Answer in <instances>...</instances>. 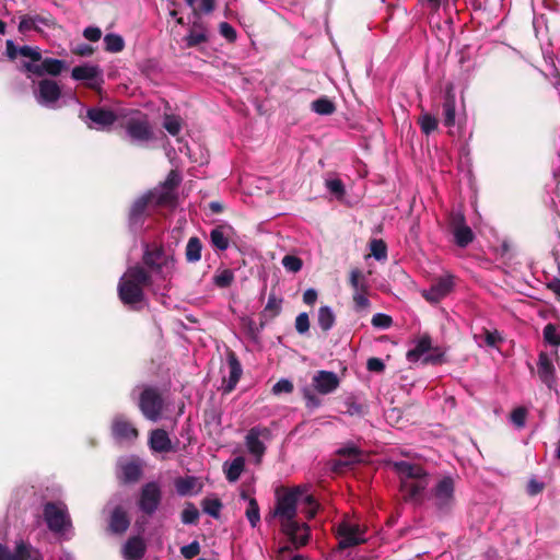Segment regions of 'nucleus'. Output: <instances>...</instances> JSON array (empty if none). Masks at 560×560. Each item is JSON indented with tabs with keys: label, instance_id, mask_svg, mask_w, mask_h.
I'll return each mask as SVG.
<instances>
[{
	"label": "nucleus",
	"instance_id": "1",
	"mask_svg": "<svg viewBox=\"0 0 560 560\" xmlns=\"http://www.w3.org/2000/svg\"><path fill=\"white\" fill-rule=\"evenodd\" d=\"M303 494L304 488L301 486L278 488L275 509L270 512V517L279 520L281 533L296 549L305 546L310 540V526L298 520V503Z\"/></svg>",
	"mask_w": 560,
	"mask_h": 560
},
{
	"label": "nucleus",
	"instance_id": "2",
	"mask_svg": "<svg viewBox=\"0 0 560 560\" xmlns=\"http://www.w3.org/2000/svg\"><path fill=\"white\" fill-rule=\"evenodd\" d=\"M394 468L400 478V490L406 501L422 503L424 490L429 486L428 472L418 464L396 462Z\"/></svg>",
	"mask_w": 560,
	"mask_h": 560
},
{
	"label": "nucleus",
	"instance_id": "3",
	"mask_svg": "<svg viewBox=\"0 0 560 560\" xmlns=\"http://www.w3.org/2000/svg\"><path fill=\"white\" fill-rule=\"evenodd\" d=\"M185 2L191 9L195 20L189 27L188 34L184 37V42L188 48H194L209 42V30L201 20V15L210 14L214 11L215 0H185Z\"/></svg>",
	"mask_w": 560,
	"mask_h": 560
},
{
	"label": "nucleus",
	"instance_id": "4",
	"mask_svg": "<svg viewBox=\"0 0 560 560\" xmlns=\"http://www.w3.org/2000/svg\"><path fill=\"white\" fill-rule=\"evenodd\" d=\"M430 499L440 516L451 513L455 505V480L451 476H444L430 491Z\"/></svg>",
	"mask_w": 560,
	"mask_h": 560
},
{
	"label": "nucleus",
	"instance_id": "5",
	"mask_svg": "<svg viewBox=\"0 0 560 560\" xmlns=\"http://www.w3.org/2000/svg\"><path fill=\"white\" fill-rule=\"evenodd\" d=\"M164 400L158 388L148 386L141 392L139 409L145 419L156 422L162 416Z\"/></svg>",
	"mask_w": 560,
	"mask_h": 560
},
{
	"label": "nucleus",
	"instance_id": "6",
	"mask_svg": "<svg viewBox=\"0 0 560 560\" xmlns=\"http://www.w3.org/2000/svg\"><path fill=\"white\" fill-rule=\"evenodd\" d=\"M365 529L359 524L349 521L340 522L336 527V536L338 538V550H346L365 542Z\"/></svg>",
	"mask_w": 560,
	"mask_h": 560
},
{
	"label": "nucleus",
	"instance_id": "7",
	"mask_svg": "<svg viewBox=\"0 0 560 560\" xmlns=\"http://www.w3.org/2000/svg\"><path fill=\"white\" fill-rule=\"evenodd\" d=\"M43 516L47 527L52 533H61L68 526H71V520L65 506L56 502L44 504Z\"/></svg>",
	"mask_w": 560,
	"mask_h": 560
},
{
	"label": "nucleus",
	"instance_id": "8",
	"mask_svg": "<svg viewBox=\"0 0 560 560\" xmlns=\"http://www.w3.org/2000/svg\"><path fill=\"white\" fill-rule=\"evenodd\" d=\"M142 261L150 270L159 273L164 267L174 266L175 259L173 255H166L163 245L145 244Z\"/></svg>",
	"mask_w": 560,
	"mask_h": 560
},
{
	"label": "nucleus",
	"instance_id": "9",
	"mask_svg": "<svg viewBox=\"0 0 560 560\" xmlns=\"http://www.w3.org/2000/svg\"><path fill=\"white\" fill-rule=\"evenodd\" d=\"M66 68V62L60 59L55 58H45L40 59L38 62L34 61H22L20 70L28 74L43 77L45 74H49L52 77L59 75L62 70Z\"/></svg>",
	"mask_w": 560,
	"mask_h": 560
},
{
	"label": "nucleus",
	"instance_id": "10",
	"mask_svg": "<svg viewBox=\"0 0 560 560\" xmlns=\"http://www.w3.org/2000/svg\"><path fill=\"white\" fill-rule=\"evenodd\" d=\"M162 501V489L156 481H150L141 487L138 506L148 516L153 515Z\"/></svg>",
	"mask_w": 560,
	"mask_h": 560
},
{
	"label": "nucleus",
	"instance_id": "11",
	"mask_svg": "<svg viewBox=\"0 0 560 560\" xmlns=\"http://www.w3.org/2000/svg\"><path fill=\"white\" fill-rule=\"evenodd\" d=\"M124 127L133 143L142 144L153 138V131L145 115L128 118Z\"/></svg>",
	"mask_w": 560,
	"mask_h": 560
},
{
	"label": "nucleus",
	"instance_id": "12",
	"mask_svg": "<svg viewBox=\"0 0 560 560\" xmlns=\"http://www.w3.org/2000/svg\"><path fill=\"white\" fill-rule=\"evenodd\" d=\"M448 225L454 236V242L458 247L465 248L474 241V232L466 224L463 213L452 212L448 218Z\"/></svg>",
	"mask_w": 560,
	"mask_h": 560
},
{
	"label": "nucleus",
	"instance_id": "13",
	"mask_svg": "<svg viewBox=\"0 0 560 560\" xmlns=\"http://www.w3.org/2000/svg\"><path fill=\"white\" fill-rule=\"evenodd\" d=\"M71 78L75 81H85V86L100 92L104 82L102 78V69L96 65L77 66L71 71Z\"/></svg>",
	"mask_w": 560,
	"mask_h": 560
},
{
	"label": "nucleus",
	"instance_id": "14",
	"mask_svg": "<svg viewBox=\"0 0 560 560\" xmlns=\"http://www.w3.org/2000/svg\"><path fill=\"white\" fill-rule=\"evenodd\" d=\"M152 205V194H144L137 198L128 212V223L130 229L136 230L143 225L149 215L148 208Z\"/></svg>",
	"mask_w": 560,
	"mask_h": 560
},
{
	"label": "nucleus",
	"instance_id": "15",
	"mask_svg": "<svg viewBox=\"0 0 560 560\" xmlns=\"http://www.w3.org/2000/svg\"><path fill=\"white\" fill-rule=\"evenodd\" d=\"M271 432L266 427H253L246 434L245 442L248 452L254 455L258 462H260L261 457L266 452V446L260 441V438L269 439Z\"/></svg>",
	"mask_w": 560,
	"mask_h": 560
},
{
	"label": "nucleus",
	"instance_id": "16",
	"mask_svg": "<svg viewBox=\"0 0 560 560\" xmlns=\"http://www.w3.org/2000/svg\"><path fill=\"white\" fill-rule=\"evenodd\" d=\"M226 362H228V366H229V377L223 378L222 387H221L222 393L224 395H228L235 389V387L243 374V369H242L241 362L234 351H232V350L228 351Z\"/></svg>",
	"mask_w": 560,
	"mask_h": 560
},
{
	"label": "nucleus",
	"instance_id": "17",
	"mask_svg": "<svg viewBox=\"0 0 560 560\" xmlns=\"http://www.w3.org/2000/svg\"><path fill=\"white\" fill-rule=\"evenodd\" d=\"M39 104L50 106L61 97L60 85L50 79H43L38 82L37 93L35 94Z\"/></svg>",
	"mask_w": 560,
	"mask_h": 560
},
{
	"label": "nucleus",
	"instance_id": "18",
	"mask_svg": "<svg viewBox=\"0 0 560 560\" xmlns=\"http://www.w3.org/2000/svg\"><path fill=\"white\" fill-rule=\"evenodd\" d=\"M112 435L119 441H135L139 436L138 429L124 415H117L112 421Z\"/></svg>",
	"mask_w": 560,
	"mask_h": 560
},
{
	"label": "nucleus",
	"instance_id": "19",
	"mask_svg": "<svg viewBox=\"0 0 560 560\" xmlns=\"http://www.w3.org/2000/svg\"><path fill=\"white\" fill-rule=\"evenodd\" d=\"M339 377L335 372L330 371H317L312 378L314 389L322 395L331 394L339 387Z\"/></svg>",
	"mask_w": 560,
	"mask_h": 560
},
{
	"label": "nucleus",
	"instance_id": "20",
	"mask_svg": "<svg viewBox=\"0 0 560 560\" xmlns=\"http://www.w3.org/2000/svg\"><path fill=\"white\" fill-rule=\"evenodd\" d=\"M118 296L122 304L130 306L132 310H138L137 305L144 300V292L138 285L120 279L118 282Z\"/></svg>",
	"mask_w": 560,
	"mask_h": 560
},
{
	"label": "nucleus",
	"instance_id": "21",
	"mask_svg": "<svg viewBox=\"0 0 560 560\" xmlns=\"http://www.w3.org/2000/svg\"><path fill=\"white\" fill-rule=\"evenodd\" d=\"M442 107V118L445 127H453L455 125L456 117V95L454 91V85L448 83L445 86L443 102L441 104Z\"/></svg>",
	"mask_w": 560,
	"mask_h": 560
},
{
	"label": "nucleus",
	"instance_id": "22",
	"mask_svg": "<svg viewBox=\"0 0 560 560\" xmlns=\"http://www.w3.org/2000/svg\"><path fill=\"white\" fill-rule=\"evenodd\" d=\"M5 55L10 60H15L19 55L30 59L28 61L32 60L34 62H38L42 59V51L39 47H32L27 45L18 47L11 39L5 42Z\"/></svg>",
	"mask_w": 560,
	"mask_h": 560
},
{
	"label": "nucleus",
	"instance_id": "23",
	"mask_svg": "<svg viewBox=\"0 0 560 560\" xmlns=\"http://www.w3.org/2000/svg\"><path fill=\"white\" fill-rule=\"evenodd\" d=\"M452 277L440 278L429 290L423 291L422 296L431 303H438L445 298L453 289Z\"/></svg>",
	"mask_w": 560,
	"mask_h": 560
},
{
	"label": "nucleus",
	"instance_id": "24",
	"mask_svg": "<svg viewBox=\"0 0 560 560\" xmlns=\"http://www.w3.org/2000/svg\"><path fill=\"white\" fill-rule=\"evenodd\" d=\"M174 487L178 495L190 497L200 493L203 485L196 476H185L175 478Z\"/></svg>",
	"mask_w": 560,
	"mask_h": 560
},
{
	"label": "nucleus",
	"instance_id": "25",
	"mask_svg": "<svg viewBox=\"0 0 560 560\" xmlns=\"http://www.w3.org/2000/svg\"><path fill=\"white\" fill-rule=\"evenodd\" d=\"M149 446L153 452L156 453H168L176 451L167 432L164 429H154L150 432Z\"/></svg>",
	"mask_w": 560,
	"mask_h": 560
},
{
	"label": "nucleus",
	"instance_id": "26",
	"mask_svg": "<svg viewBox=\"0 0 560 560\" xmlns=\"http://www.w3.org/2000/svg\"><path fill=\"white\" fill-rule=\"evenodd\" d=\"M120 279L125 280L128 283L138 285L142 290L144 287L152 284V277L150 272L143 266L140 265L129 267Z\"/></svg>",
	"mask_w": 560,
	"mask_h": 560
},
{
	"label": "nucleus",
	"instance_id": "27",
	"mask_svg": "<svg viewBox=\"0 0 560 560\" xmlns=\"http://www.w3.org/2000/svg\"><path fill=\"white\" fill-rule=\"evenodd\" d=\"M337 455L341 458L336 460L335 470H342L361 462L362 451L358 446H346L337 451Z\"/></svg>",
	"mask_w": 560,
	"mask_h": 560
},
{
	"label": "nucleus",
	"instance_id": "28",
	"mask_svg": "<svg viewBox=\"0 0 560 560\" xmlns=\"http://www.w3.org/2000/svg\"><path fill=\"white\" fill-rule=\"evenodd\" d=\"M88 118L101 128H107L115 124L117 115L104 107H91L86 112Z\"/></svg>",
	"mask_w": 560,
	"mask_h": 560
},
{
	"label": "nucleus",
	"instance_id": "29",
	"mask_svg": "<svg viewBox=\"0 0 560 560\" xmlns=\"http://www.w3.org/2000/svg\"><path fill=\"white\" fill-rule=\"evenodd\" d=\"M147 546L140 536L128 538L122 548L125 560H141L145 553Z\"/></svg>",
	"mask_w": 560,
	"mask_h": 560
},
{
	"label": "nucleus",
	"instance_id": "30",
	"mask_svg": "<svg viewBox=\"0 0 560 560\" xmlns=\"http://www.w3.org/2000/svg\"><path fill=\"white\" fill-rule=\"evenodd\" d=\"M537 373L541 382L551 387L555 382V366L549 355L544 351L538 355Z\"/></svg>",
	"mask_w": 560,
	"mask_h": 560
},
{
	"label": "nucleus",
	"instance_id": "31",
	"mask_svg": "<svg viewBox=\"0 0 560 560\" xmlns=\"http://www.w3.org/2000/svg\"><path fill=\"white\" fill-rule=\"evenodd\" d=\"M130 525V520L121 506H116L109 518V529L114 534L125 533Z\"/></svg>",
	"mask_w": 560,
	"mask_h": 560
},
{
	"label": "nucleus",
	"instance_id": "32",
	"mask_svg": "<svg viewBox=\"0 0 560 560\" xmlns=\"http://www.w3.org/2000/svg\"><path fill=\"white\" fill-rule=\"evenodd\" d=\"M147 194H152V203L156 207H175L177 203V194L171 189L154 188Z\"/></svg>",
	"mask_w": 560,
	"mask_h": 560
},
{
	"label": "nucleus",
	"instance_id": "33",
	"mask_svg": "<svg viewBox=\"0 0 560 560\" xmlns=\"http://www.w3.org/2000/svg\"><path fill=\"white\" fill-rule=\"evenodd\" d=\"M431 350H432L431 338H430V336L424 335L417 341L413 349L408 350L407 360L409 362H417L420 359L423 360V357L427 355V353Z\"/></svg>",
	"mask_w": 560,
	"mask_h": 560
},
{
	"label": "nucleus",
	"instance_id": "34",
	"mask_svg": "<svg viewBox=\"0 0 560 560\" xmlns=\"http://www.w3.org/2000/svg\"><path fill=\"white\" fill-rule=\"evenodd\" d=\"M282 302L281 298L270 293L265 308L259 313V318H265L267 322L276 318L282 311Z\"/></svg>",
	"mask_w": 560,
	"mask_h": 560
},
{
	"label": "nucleus",
	"instance_id": "35",
	"mask_svg": "<svg viewBox=\"0 0 560 560\" xmlns=\"http://www.w3.org/2000/svg\"><path fill=\"white\" fill-rule=\"evenodd\" d=\"M225 229H231V226L218 225L210 232L211 244L219 250H225L230 245L229 236L225 233Z\"/></svg>",
	"mask_w": 560,
	"mask_h": 560
},
{
	"label": "nucleus",
	"instance_id": "36",
	"mask_svg": "<svg viewBox=\"0 0 560 560\" xmlns=\"http://www.w3.org/2000/svg\"><path fill=\"white\" fill-rule=\"evenodd\" d=\"M202 243L197 236L188 240L185 256L188 262H197L201 259Z\"/></svg>",
	"mask_w": 560,
	"mask_h": 560
},
{
	"label": "nucleus",
	"instance_id": "37",
	"mask_svg": "<svg viewBox=\"0 0 560 560\" xmlns=\"http://www.w3.org/2000/svg\"><path fill=\"white\" fill-rule=\"evenodd\" d=\"M335 315L329 306H320L317 314V324L323 331L330 330L335 325Z\"/></svg>",
	"mask_w": 560,
	"mask_h": 560
},
{
	"label": "nucleus",
	"instance_id": "38",
	"mask_svg": "<svg viewBox=\"0 0 560 560\" xmlns=\"http://www.w3.org/2000/svg\"><path fill=\"white\" fill-rule=\"evenodd\" d=\"M417 122L420 126L422 133H424L425 136H429L432 132L436 131L439 127L438 118L434 115L427 112L422 113L418 117Z\"/></svg>",
	"mask_w": 560,
	"mask_h": 560
},
{
	"label": "nucleus",
	"instance_id": "39",
	"mask_svg": "<svg viewBox=\"0 0 560 560\" xmlns=\"http://www.w3.org/2000/svg\"><path fill=\"white\" fill-rule=\"evenodd\" d=\"M121 472L124 482L131 483L140 479L142 469L139 464L129 462L121 466Z\"/></svg>",
	"mask_w": 560,
	"mask_h": 560
},
{
	"label": "nucleus",
	"instance_id": "40",
	"mask_svg": "<svg viewBox=\"0 0 560 560\" xmlns=\"http://www.w3.org/2000/svg\"><path fill=\"white\" fill-rule=\"evenodd\" d=\"M475 339H482L483 342L490 348H498L499 345L504 340L499 330H489L487 328H482L479 335H475Z\"/></svg>",
	"mask_w": 560,
	"mask_h": 560
},
{
	"label": "nucleus",
	"instance_id": "41",
	"mask_svg": "<svg viewBox=\"0 0 560 560\" xmlns=\"http://www.w3.org/2000/svg\"><path fill=\"white\" fill-rule=\"evenodd\" d=\"M311 107L316 114L319 115H331L336 110L335 103L326 96L313 101Z\"/></svg>",
	"mask_w": 560,
	"mask_h": 560
},
{
	"label": "nucleus",
	"instance_id": "42",
	"mask_svg": "<svg viewBox=\"0 0 560 560\" xmlns=\"http://www.w3.org/2000/svg\"><path fill=\"white\" fill-rule=\"evenodd\" d=\"M105 50L108 52H120L125 48V40L118 34H106L104 37Z\"/></svg>",
	"mask_w": 560,
	"mask_h": 560
},
{
	"label": "nucleus",
	"instance_id": "43",
	"mask_svg": "<svg viewBox=\"0 0 560 560\" xmlns=\"http://www.w3.org/2000/svg\"><path fill=\"white\" fill-rule=\"evenodd\" d=\"M544 340L552 347H560V330L557 325L548 323L542 330Z\"/></svg>",
	"mask_w": 560,
	"mask_h": 560
},
{
	"label": "nucleus",
	"instance_id": "44",
	"mask_svg": "<svg viewBox=\"0 0 560 560\" xmlns=\"http://www.w3.org/2000/svg\"><path fill=\"white\" fill-rule=\"evenodd\" d=\"M245 467V462L243 457H236L232 460L229 468L225 470V477L228 481L235 482L238 480L241 474L243 472Z\"/></svg>",
	"mask_w": 560,
	"mask_h": 560
},
{
	"label": "nucleus",
	"instance_id": "45",
	"mask_svg": "<svg viewBox=\"0 0 560 560\" xmlns=\"http://www.w3.org/2000/svg\"><path fill=\"white\" fill-rule=\"evenodd\" d=\"M245 515L253 528H255L259 524L260 509L255 498H248V505L245 511Z\"/></svg>",
	"mask_w": 560,
	"mask_h": 560
},
{
	"label": "nucleus",
	"instance_id": "46",
	"mask_svg": "<svg viewBox=\"0 0 560 560\" xmlns=\"http://www.w3.org/2000/svg\"><path fill=\"white\" fill-rule=\"evenodd\" d=\"M242 323L247 331V335L252 339H257L268 322L265 318H260L259 324H256L254 319L246 317L242 319Z\"/></svg>",
	"mask_w": 560,
	"mask_h": 560
},
{
	"label": "nucleus",
	"instance_id": "47",
	"mask_svg": "<svg viewBox=\"0 0 560 560\" xmlns=\"http://www.w3.org/2000/svg\"><path fill=\"white\" fill-rule=\"evenodd\" d=\"M201 506L205 513L209 514L214 518L220 517V512L222 509V502L218 498H205L201 501Z\"/></svg>",
	"mask_w": 560,
	"mask_h": 560
},
{
	"label": "nucleus",
	"instance_id": "48",
	"mask_svg": "<svg viewBox=\"0 0 560 560\" xmlns=\"http://www.w3.org/2000/svg\"><path fill=\"white\" fill-rule=\"evenodd\" d=\"M349 283L354 292H368V284L365 282L362 271L354 268L350 271Z\"/></svg>",
	"mask_w": 560,
	"mask_h": 560
},
{
	"label": "nucleus",
	"instance_id": "49",
	"mask_svg": "<svg viewBox=\"0 0 560 560\" xmlns=\"http://www.w3.org/2000/svg\"><path fill=\"white\" fill-rule=\"evenodd\" d=\"M200 513L192 502H186L180 513V520L184 524H197Z\"/></svg>",
	"mask_w": 560,
	"mask_h": 560
},
{
	"label": "nucleus",
	"instance_id": "50",
	"mask_svg": "<svg viewBox=\"0 0 560 560\" xmlns=\"http://www.w3.org/2000/svg\"><path fill=\"white\" fill-rule=\"evenodd\" d=\"M32 546L23 540H20L16 542L14 552L11 553V560H30L32 559Z\"/></svg>",
	"mask_w": 560,
	"mask_h": 560
},
{
	"label": "nucleus",
	"instance_id": "51",
	"mask_svg": "<svg viewBox=\"0 0 560 560\" xmlns=\"http://www.w3.org/2000/svg\"><path fill=\"white\" fill-rule=\"evenodd\" d=\"M345 405L347 407L346 413L351 417H364L368 413V406L355 401L353 397H349Z\"/></svg>",
	"mask_w": 560,
	"mask_h": 560
},
{
	"label": "nucleus",
	"instance_id": "52",
	"mask_svg": "<svg viewBox=\"0 0 560 560\" xmlns=\"http://www.w3.org/2000/svg\"><path fill=\"white\" fill-rule=\"evenodd\" d=\"M212 280L218 288H229L234 281V272L231 269H224L215 273Z\"/></svg>",
	"mask_w": 560,
	"mask_h": 560
},
{
	"label": "nucleus",
	"instance_id": "53",
	"mask_svg": "<svg viewBox=\"0 0 560 560\" xmlns=\"http://www.w3.org/2000/svg\"><path fill=\"white\" fill-rule=\"evenodd\" d=\"M371 254L377 260L386 259L387 245L383 240H372L370 243Z\"/></svg>",
	"mask_w": 560,
	"mask_h": 560
},
{
	"label": "nucleus",
	"instance_id": "54",
	"mask_svg": "<svg viewBox=\"0 0 560 560\" xmlns=\"http://www.w3.org/2000/svg\"><path fill=\"white\" fill-rule=\"evenodd\" d=\"M163 127L170 135L177 136L182 129L180 118L174 115H166Z\"/></svg>",
	"mask_w": 560,
	"mask_h": 560
},
{
	"label": "nucleus",
	"instance_id": "55",
	"mask_svg": "<svg viewBox=\"0 0 560 560\" xmlns=\"http://www.w3.org/2000/svg\"><path fill=\"white\" fill-rule=\"evenodd\" d=\"M302 394L305 400V407L308 410H314L322 406V399L317 395H315L310 388H303Z\"/></svg>",
	"mask_w": 560,
	"mask_h": 560
},
{
	"label": "nucleus",
	"instance_id": "56",
	"mask_svg": "<svg viewBox=\"0 0 560 560\" xmlns=\"http://www.w3.org/2000/svg\"><path fill=\"white\" fill-rule=\"evenodd\" d=\"M283 267L292 272H298L302 269L303 262L302 259L294 255H285L282 258Z\"/></svg>",
	"mask_w": 560,
	"mask_h": 560
},
{
	"label": "nucleus",
	"instance_id": "57",
	"mask_svg": "<svg viewBox=\"0 0 560 560\" xmlns=\"http://www.w3.org/2000/svg\"><path fill=\"white\" fill-rule=\"evenodd\" d=\"M18 28L22 34H26L30 31H40L39 27L35 24L33 16L27 14L21 16Z\"/></svg>",
	"mask_w": 560,
	"mask_h": 560
},
{
	"label": "nucleus",
	"instance_id": "58",
	"mask_svg": "<svg viewBox=\"0 0 560 560\" xmlns=\"http://www.w3.org/2000/svg\"><path fill=\"white\" fill-rule=\"evenodd\" d=\"M372 325L376 328L387 329L393 325V318L384 313H376L373 315Z\"/></svg>",
	"mask_w": 560,
	"mask_h": 560
},
{
	"label": "nucleus",
	"instance_id": "59",
	"mask_svg": "<svg viewBox=\"0 0 560 560\" xmlns=\"http://www.w3.org/2000/svg\"><path fill=\"white\" fill-rule=\"evenodd\" d=\"M182 178L177 171L172 170L166 179L161 184V188L174 190L179 186Z\"/></svg>",
	"mask_w": 560,
	"mask_h": 560
},
{
	"label": "nucleus",
	"instance_id": "60",
	"mask_svg": "<svg viewBox=\"0 0 560 560\" xmlns=\"http://www.w3.org/2000/svg\"><path fill=\"white\" fill-rule=\"evenodd\" d=\"M527 417V410L524 407H517L511 412V421L517 428H523L525 425Z\"/></svg>",
	"mask_w": 560,
	"mask_h": 560
},
{
	"label": "nucleus",
	"instance_id": "61",
	"mask_svg": "<svg viewBox=\"0 0 560 560\" xmlns=\"http://www.w3.org/2000/svg\"><path fill=\"white\" fill-rule=\"evenodd\" d=\"M294 389L293 383L288 378H281L273 386H272V393L275 395H280L282 393L291 394Z\"/></svg>",
	"mask_w": 560,
	"mask_h": 560
},
{
	"label": "nucleus",
	"instance_id": "62",
	"mask_svg": "<svg viewBox=\"0 0 560 560\" xmlns=\"http://www.w3.org/2000/svg\"><path fill=\"white\" fill-rule=\"evenodd\" d=\"M326 187L337 198H341L345 195V185L339 178L326 180Z\"/></svg>",
	"mask_w": 560,
	"mask_h": 560
},
{
	"label": "nucleus",
	"instance_id": "63",
	"mask_svg": "<svg viewBox=\"0 0 560 560\" xmlns=\"http://www.w3.org/2000/svg\"><path fill=\"white\" fill-rule=\"evenodd\" d=\"M180 553L185 559H192L200 553V545L197 540L191 541L190 544L183 546L180 548Z\"/></svg>",
	"mask_w": 560,
	"mask_h": 560
},
{
	"label": "nucleus",
	"instance_id": "64",
	"mask_svg": "<svg viewBox=\"0 0 560 560\" xmlns=\"http://www.w3.org/2000/svg\"><path fill=\"white\" fill-rule=\"evenodd\" d=\"M295 329L300 335H304L310 330V318L307 313L303 312L296 316Z\"/></svg>",
	"mask_w": 560,
	"mask_h": 560
}]
</instances>
